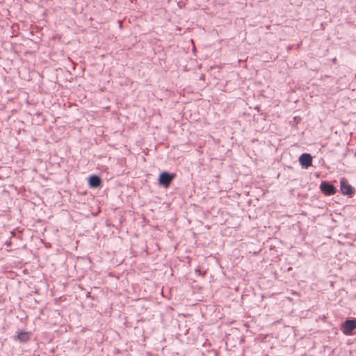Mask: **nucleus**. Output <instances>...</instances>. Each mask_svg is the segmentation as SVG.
<instances>
[{
  "mask_svg": "<svg viewBox=\"0 0 356 356\" xmlns=\"http://www.w3.org/2000/svg\"><path fill=\"white\" fill-rule=\"evenodd\" d=\"M175 177V174H170L167 172H161L159 177V184L165 188H168Z\"/></svg>",
  "mask_w": 356,
  "mask_h": 356,
  "instance_id": "nucleus-1",
  "label": "nucleus"
},
{
  "mask_svg": "<svg viewBox=\"0 0 356 356\" xmlns=\"http://www.w3.org/2000/svg\"><path fill=\"white\" fill-rule=\"evenodd\" d=\"M299 162L305 168L312 165V156L307 153H305L300 155L299 157Z\"/></svg>",
  "mask_w": 356,
  "mask_h": 356,
  "instance_id": "nucleus-5",
  "label": "nucleus"
},
{
  "mask_svg": "<svg viewBox=\"0 0 356 356\" xmlns=\"http://www.w3.org/2000/svg\"><path fill=\"white\" fill-rule=\"evenodd\" d=\"M101 179L97 175H92L89 177V185L91 188H97L101 185Z\"/></svg>",
  "mask_w": 356,
  "mask_h": 356,
  "instance_id": "nucleus-6",
  "label": "nucleus"
},
{
  "mask_svg": "<svg viewBox=\"0 0 356 356\" xmlns=\"http://www.w3.org/2000/svg\"><path fill=\"white\" fill-rule=\"evenodd\" d=\"M356 329V320H346L341 326V330L345 335L353 334V330Z\"/></svg>",
  "mask_w": 356,
  "mask_h": 356,
  "instance_id": "nucleus-2",
  "label": "nucleus"
},
{
  "mask_svg": "<svg viewBox=\"0 0 356 356\" xmlns=\"http://www.w3.org/2000/svg\"><path fill=\"white\" fill-rule=\"evenodd\" d=\"M30 337H31V334L28 332H24V331H20L17 336V339L20 342H23V343L28 341L30 339Z\"/></svg>",
  "mask_w": 356,
  "mask_h": 356,
  "instance_id": "nucleus-7",
  "label": "nucleus"
},
{
  "mask_svg": "<svg viewBox=\"0 0 356 356\" xmlns=\"http://www.w3.org/2000/svg\"><path fill=\"white\" fill-rule=\"evenodd\" d=\"M340 184L342 194L351 196L355 193V188L350 184H349L345 178H342L341 179Z\"/></svg>",
  "mask_w": 356,
  "mask_h": 356,
  "instance_id": "nucleus-3",
  "label": "nucleus"
},
{
  "mask_svg": "<svg viewBox=\"0 0 356 356\" xmlns=\"http://www.w3.org/2000/svg\"><path fill=\"white\" fill-rule=\"evenodd\" d=\"M320 189L325 195H332L336 193L335 187L326 181H323L321 184Z\"/></svg>",
  "mask_w": 356,
  "mask_h": 356,
  "instance_id": "nucleus-4",
  "label": "nucleus"
}]
</instances>
